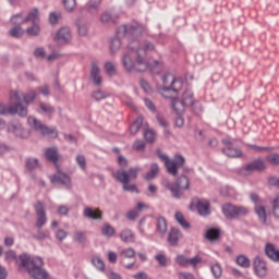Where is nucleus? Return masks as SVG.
<instances>
[{
  "mask_svg": "<svg viewBox=\"0 0 279 279\" xmlns=\"http://www.w3.org/2000/svg\"><path fill=\"white\" fill-rule=\"evenodd\" d=\"M128 52L122 54V66L129 73L136 71L137 73H145L149 69V61H147V52L154 51L156 46L150 41L140 39H131L128 45Z\"/></svg>",
  "mask_w": 279,
  "mask_h": 279,
  "instance_id": "f257e3e1",
  "label": "nucleus"
},
{
  "mask_svg": "<svg viewBox=\"0 0 279 279\" xmlns=\"http://www.w3.org/2000/svg\"><path fill=\"white\" fill-rule=\"evenodd\" d=\"M17 263L24 271L34 279H48L49 272L45 269V262L43 257L32 256L27 253H23L19 256Z\"/></svg>",
  "mask_w": 279,
  "mask_h": 279,
  "instance_id": "f03ea898",
  "label": "nucleus"
},
{
  "mask_svg": "<svg viewBox=\"0 0 279 279\" xmlns=\"http://www.w3.org/2000/svg\"><path fill=\"white\" fill-rule=\"evenodd\" d=\"M143 29L144 27L138 23L119 26L117 29V36L111 38L109 45L112 56L121 49V38H125V36L129 38H138V36L143 34Z\"/></svg>",
  "mask_w": 279,
  "mask_h": 279,
  "instance_id": "7ed1b4c3",
  "label": "nucleus"
},
{
  "mask_svg": "<svg viewBox=\"0 0 279 279\" xmlns=\"http://www.w3.org/2000/svg\"><path fill=\"white\" fill-rule=\"evenodd\" d=\"M140 171L141 169L138 168H131L129 171L120 169L116 172L114 178L118 182H121L123 191H126L128 193H141L136 184L130 183L132 180L138 178Z\"/></svg>",
  "mask_w": 279,
  "mask_h": 279,
  "instance_id": "20e7f679",
  "label": "nucleus"
},
{
  "mask_svg": "<svg viewBox=\"0 0 279 279\" xmlns=\"http://www.w3.org/2000/svg\"><path fill=\"white\" fill-rule=\"evenodd\" d=\"M162 87L159 88V93L166 99L171 97V93H178V90L182 88V80L175 78V76H173L171 73H167L162 77Z\"/></svg>",
  "mask_w": 279,
  "mask_h": 279,
  "instance_id": "39448f33",
  "label": "nucleus"
},
{
  "mask_svg": "<svg viewBox=\"0 0 279 279\" xmlns=\"http://www.w3.org/2000/svg\"><path fill=\"white\" fill-rule=\"evenodd\" d=\"M157 156L165 162V166L171 175H178V169L184 167L185 159L181 155H175L174 159L171 160L165 153L157 150Z\"/></svg>",
  "mask_w": 279,
  "mask_h": 279,
  "instance_id": "423d86ee",
  "label": "nucleus"
},
{
  "mask_svg": "<svg viewBox=\"0 0 279 279\" xmlns=\"http://www.w3.org/2000/svg\"><path fill=\"white\" fill-rule=\"evenodd\" d=\"M27 122L33 130L39 132V134H43V136H48V138H58V131L56 128H49L43 124V122L35 117H28Z\"/></svg>",
  "mask_w": 279,
  "mask_h": 279,
  "instance_id": "0eeeda50",
  "label": "nucleus"
},
{
  "mask_svg": "<svg viewBox=\"0 0 279 279\" xmlns=\"http://www.w3.org/2000/svg\"><path fill=\"white\" fill-rule=\"evenodd\" d=\"M166 186L170 190L172 197L180 199V197H182V191H189L191 181L189 180V177L181 175L177 179L175 183H168Z\"/></svg>",
  "mask_w": 279,
  "mask_h": 279,
  "instance_id": "6e6552de",
  "label": "nucleus"
},
{
  "mask_svg": "<svg viewBox=\"0 0 279 279\" xmlns=\"http://www.w3.org/2000/svg\"><path fill=\"white\" fill-rule=\"evenodd\" d=\"M0 114H19V117H27V107L13 102L11 100V105L8 107L3 104L0 105Z\"/></svg>",
  "mask_w": 279,
  "mask_h": 279,
  "instance_id": "1a4fd4ad",
  "label": "nucleus"
},
{
  "mask_svg": "<svg viewBox=\"0 0 279 279\" xmlns=\"http://www.w3.org/2000/svg\"><path fill=\"white\" fill-rule=\"evenodd\" d=\"M36 97H38V94L34 89H29L26 94L13 92L11 94V101L15 105L20 104L21 106H23L21 101H23L24 99L25 104L29 105V104H34Z\"/></svg>",
  "mask_w": 279,
  "mask_h": 279,
  "instance_id": "9d476101",
  "label": "nucleus"
},
{
  "mask_svg": "<svg viewBox=\"0 0 279 279\" xmlns=\"http://www.w3.org/2000/svg\"><path fill=\"white\" fill-rule=\"evenodd\" d=\"M251 199L253 203H255V213L260 223L267 226V210L265 209L264 201L258 198V195L256 194H251Z\"/></svg>",
  "mask_w": 279,
  "mask_h": 279,
  "instance_id": "9b49d317",
  "label": "nucleus"
},
{
  "mask_svg": "<svg viewBox=\"0 0 279 279\" xmlns=\"http://www.w3.org/2000/svg\"><path fill=\"white\" fill-rule=\"evenodd\" d=\"M73 40V33L69 26H62L54 35V43L58 45H69Z\"/></svg>",
  "mask_w": 279,
  "mask_h": 279,
  "instance_id": "f8f14e48",
  "label": "nucleus"
},
{
  "mask_svg": "<svg viewBox=\"0 0 279 279\" xmlns=\"http://www.w3.org/2000/svg\"><path fill=\"white\" fill-rule=\"evenodd\" d=\"M267 169V165H265V160L257 159L244 166L241 170V175H250L253 171H263Z\"/></svg>",
  "mask_w": 279,
  "mask_h": 279,
  "instance_id": "ddd939ff",
  "label": "nucleus"
},
{
  "mask_svg": "<svg viewBox=\"0 0 279 279\" xmlns=\"http://www.w3.org/2000/svg\"><path fill=\"white\" fill-rule=\"evenodd\" d=\"M8 133L16 136L17 138H27V132L23 129L20 122H11L7 126Z\"/></svg>",
  "mask_w": 279,
  "mask_h": 279,
  "instance_id": "4468645a",
  "label": "nucleus"
},
{
  "mask_svg": "<svg viewBox=\"0 0 279 279\" xmlns=\"http://www.w3.org/2000/svg\"><path fill=\"white\" fill-rule=\"evenodd\" d=\"M222 143L226 145L222 151L229 158H241V156H243V151H241V149L234 148L231 141L225 138L222 140Z\"/></svg>",
  "mask_w": 279,
  "mask_h": 279,
  "instance_id": "2eb2a0df",
  "label": "nucleus"
},
{
  "mask_svg": "<svg viewBox=\"0 0 279 279\" xmlns=\"http://www.w3.org/2000/svg\"><path fill=\"white\" fill-rule=\"evenodd\" d=\"M35 210L37 215L36 228H43L47 223V213L45 211V205L41 202L35 204Z\"/></svg>",
  "mask_w": 279,
  "mask_h": 279,
  "instance_id": "dca6fc26",
  "label": "nucleus"
},
{
  "mask_svg": "<svg viewBox=\"0 0 279 279\" xmlns=\"http://www.w3.org/2000/svg\"><path fill=\"white\" fill-rule=\"evenodd\" d=\"M90 78L94 82L95 86H101V84L104 83V78L101 77V68L96 61L92 62Z\"/></svg>",
  "mask_w": 279,
  "mask_h": 279,
  "instance_id": "f3484780",
  "label": "nucleus"
},
{
  "mask_svg": "<svg viewBox=\"0 0 279 279\" xmlns=\"http://www.w3.org/2000/svg\"><path fill=\"white\" fill-rule=\"evenodd\" d=\"M254 272L258 278H265V276H267V264L265 263V260H263V258H255Z\"/></svg>",
  "mask_w": 279,
  "mask_h": 279,
  "instance_id": "a211bd4d",
  "label": "nucleus"
},
{
  "mask_svg": "<svg viewBox=\"0 0 279 279\" xmlns=\"http://www.w3.org/2000/svg\"><path fill=\"white\" fill-rule=\"evenodd\" d=\"M52 184H63V186H71V178L61 171H58L56 174L51 177Z\"/></svg>",
  "mask_w": 279,
  "mask_h": 279,
  "instance_id": "6ab92c4d",
  "label": "nucleus"
},
{
  "mask_svg": "<svg viewBox=\"0 0 279 279\" xmlns=\"http://www.w3.org/2000/svg\"><path fill=\"white\" fill-rule=\"evenodd\" d=\"M83 216L86 219H93L94 221H97L101 219V210L93 207H85L83 210Z\"/></svg>",
  "mask_w": 279,
  "mask_h": 279,
  "instance_id": "aec40b11",
  "label": "nucleus"
},
{
  "mask_svg": "<svg viewBox=\"0 0 279 279\" xmlns=\"http://www.w3.org/2000/svg\"><path fill=\"white\" fill-rule=\"evenodd\" d=\"M196 208L202 217L210 215V203H208L206 199L197 201Z\"/></svg>",
  "mask_w": 279,
  "mask_h": 279,
  "instance_id": "412c9836",
  "label": "nucleus"
},
{
  "mask_svg": "<svg viewBox=\"0 0 279 279\" xmlns=\"http://www.w3.org/2000/svg\"><path fill=\"white\" fill-rule=\"evenodd\" d=\"M119 236L123 243H134L136 241V234L131 229H123Z\"/></svg>",
  "mask_w": 279,
  "mask_h": 279,
  "instance_id": "4be33fe9",
  "label": "nucleus"
},
{
  "mask_svg": "<svg viewBox=\"0 0 279 279\" xmlns=\"http://www.w3.org/2000/svg\"><path fill=\"white\" fill-rule=\"evenodd\" d=\"M222 214L227 219H236V206L230 203L222 205Z\"/></svg>",
  "mask_w": 279,
  "mask_h": 279,
  "instance_id": "5701e85b",
  "label": "nucleus"
},
{
  "mask_svg": "<svg viewBox=\"0 0 279 279\" xmlns=\"http://www.w3.org/2000/svg\"><path fill=\"white\" fill-rule=\"evenodd\" d=\"M180 239H182V232H180L177 228H172L168 235V243H170L172 247H175Z\"/></svg>",
  "mask_w": 279,
  "mask_h": 279,
  "instance_id": "b1692460",
  "label": "nucleus"
},
{
  "mask_svg": "<svg viewBox=\"0 0 279 279\" xmlns=\"http://www.w3.org/2000/svg\"><path fill=\"white\" fill-rule=\"evenodd\" d=\"M265 253L270 260H274L275 263L279 262V250H276L274 244H266Z\"/></svg>",
  "mask_w": 279,
  "mask_h": 279,
  "instance_id": "393cba45",
  "label": "nucleus"
},
{
  "mask_svg": "<svg viewBox=\"0 0 279 279\" xmlns=\"http://www.w3.org/2000/svg\"><path fill=\"white\" fill-rule=\"evenodd\" d=\"M100 232L102 236H106V239H112L114 234H117V229L112 227L110 223L106 222L102 225Z\"/></svg>",
  "mask_w": 279,
  "mask_h": 279,
  "instance_id": "a878e982",
  "label": "nucleus"
},
{
  "mask_svg": "<svg viewBox=\"0 0 279 279\" xmlns=\"http://www.w3.org/2000/svg\"><path fill=\"white\" fill-rule=\"evenodd\" d=\"M104 69H105V73L109 77H114V75H117V63L112 61H107L105 62Z\"/></svg>",
  "mask_w": 279,
  "mask_h": 279,
  "instance_id": "bb28decb",
  "label": "nucleus"
},
{
  "mask_svg": "<svg viewBox=\"0 0 279 279\" xmlns=\"http://www.w3.org/2000/svg\"><path fill=\"white\" fill-rule=\"evenodd\" d=\"M208 241H217L221 236V230L218 228H209L205 234Z\"/></svg>",
  "mask_w": 279,
  "mask_h": 279,
  "instance_id": "cd10ccee",
  "label": "nucleus"
},
{
  "mask_svg": "<svg viewBox=\"0 0 279 279\" xmlns=\"http://www.w3.org/2000/svg\"><path fill=\"white\" fill-rule=\"evenodd\" d=\"M171 106L174 110V112H177V114H182V112H184V110L186 108H189L183 100L179 101L178 99L173 98L171 101Z\"/></svg>",
  "mask_w": 279,
  "mask_h": 279,
  "instance_id": "c85d7f7f",
  "label": "nucleus"
},
{
  "mask_svg": "<svg viewBox=\"0 0 279 279\" xmlns=\"http://www.w3.org/2000/svg\"><path fill=\"white\" fill-rule=\"evenodd\" d=\"M46 158L47 160H50V162H53L56 165L58 162V148L51 147L46 149Z\"/></svg>",
  "mask_w": 279,
  "mask_h": 279,
  "instance_id": "c756f323",
  "label": "nucleus"
},
{
  "mask_svg": "<svg viewBox=\"0 0 279 279\" xmlns=\"http://www.w3.org/2000/svg\"><path fill=\"white\" fill-rule=\"evenodd\" d=\"M117 21V16L112 14L110 11H105L100 15V23L107 25L108 23H114Z\"/></svg>",
  "mask_w": 279,
  "mask_h": 279,
  "instance_id": "7c9ffc66",
  "label": "nucleus"
},
{
  "mask_svg": "<svg viewBox=\"0 0 279 279\" xmlns=\"http://www.w3.org/2000/svg\"><path fill=\"white\" fill-rule=\"evenodd\" d=\"M99 5H101V0H90L87 3L88 13L97 14V12H99Z\"/></svg>",
  "mask_w": 279,
  "mask_h": 279,
  "instance_id": "2f4dec72",
  "label": "nucleus"
},
{
  "mask_svg": "<svg viewBox=\"0 0 279 279\" xmlns=\"http://www.w3.org/2000/svg\"><path fill=\"white\" fill-rule=\"evenodd\" d=\"M144 138L146 143H154L156 141V131H154V129L145 126Z\"/></svg>",
  "mask_w": 279,
  "mask_h": 279,
  "instance_id": "473e14b6",
  "label": "nucleus"
},
{
  "mask_svg": "<svg viewBox=\"0 0 279 279\" xmlns=\"http://www.w3.org/2000/svg\"><path fill=\"white\" fill-rule=\"evenodd\" d=\"M11 23L15 27H21V25H23V23H27V21L23 13H17L11 17Z\"/></svg>",
  "mask_w": 279,
  "mask_h": 279,
  "instance_id": "72a5a7b5",
  "label": "nucleus"
},
{
  "mask_svg": "<svg viewBox=\"0 0 279 279\" xmlns=\"http://www.w3.org/2000/svg\"><path fill=\"white\" fill-rule=\"evenodd\" d=\"M24 17L26 19V23H28V21L31 23H38L40 19L38 9H33L27 15H24Z\"/></svg>",
  "mask_w": 279,
  "mask_h": 279,
  "instance_id": "f704fd0d",
  "label": "nucleus"
},
{
  "mask_svg": "<svg viewBox=\"0 0 279 279\" xmlns=\"http://www.w3.org/2000/svg\"><path fill=\"white\" fill-rule=\"evenodd\" d=\"M182 101L187 108L189 106H192L195 101V99L193 98V92H191L190 89L185 90L182 96Z\"/></svg>",
  "mask_w": 279,
  "mask_h": 279,
  "instance_id": "c9c22d12",
  "label": "nucleus"
},
{
  "mask_svg": "<svg viewBox=\"0 0 279 279\" xmlns=\"http://www.w3.org/2000/svg\"><path fill=\"white\" fill-rule=\"evenodd\" d=\"M92 265H94V267L97 268L98 271H106V264L104 263V259H101L99 256H94L92 258Z\"/></svg>",
  "mask_w": 279,
  "mask_h": 279,
  "instance_id": "e433bc0d",
  "label": "nucleus"
},
{
  "mask_svg": "<svg viewBox=\"0 0 279 279\" xmlns=\"http://www.w3.org/2000/svg\"><path fill=\"white\" fill-rule=\"evenodd\" d=\"M157 232H159V234L167 233V220L163 217L157 218Z\"/></svg>",
  "mask_w": 279,
  "mask_h": 279,
  "instance_id": "4c0bfd02",
  "label": "nucleus"
},
{
  "mask_svg": "<svg viewBox=\"0 0 279 279\" xmlns=\"http://www.w3.org/2000/svg\"><path fill=\"white\" fill-rule=\"evenodd\" d=\"M73 241L76 243H86V231L76 230L73 232Z\"/></svg>",
  "mask_w": 279,
  "mask_h": 279,
  "instance_id": "58836bf2",
  "label": "nucleus"
},
{
  "mask_svg": "<svg viewBox=\"0 0 279 279\" xmlns=\"http://www.w3.org/2000/svg\"><path fill=\"white\" fill-rule=\"evenodd\" d=\"M174 217L178 223H180L185 230H189V228H191V225L189 223V221H186L182 213L177 211Z\"/></svg>",
  "mask_w": 279,
  "mask_h": 279,
  "instance_id": "ea45409f",
  "label": "nucleus"
},
{
  "mask_svg": "<svg viewBox=\"0 0 279 279\" xmlns=\"http://www.w3.org/2000/svg\"><path fill=\"white\" fill-rule=\"evenodd\" d=\"M26 34H28V36H38V34H40V25H38V23H33L26 28Z\"/></svg>",
  "mask_w": 279,
  "mask_h": 279,
  "instance_id": "a19ab883",
  "label": "nucleus"
},
{
  "mask_svg": "<svg viewBox=\"0 0 279 279\" xmlns=\"http://www.w3.org/2000/svg\"><path fill=\"white\" fill-rule=\"evenodd\" d=\"M60 19H62V13L51 12L49 14L48 21L50 25H58V23H60Z\"/></svg>",
  "mask_w": 279,
  "mask_h": 279,
  "instance_id": "79ce46f5",
  "label": "nucleus"
},
{
  "mask_svg": "<svg viewBox=\"0 0 279 279\" xmlns=\"http://www.w3.org/2000/svg\"><path fill=\"white\" fill-rule=\"evenodd\" d=\"M236 264L240 267H243L244 269H247V267H250V265H251V262H250V258H247V256L240 255V256L236 257Z\"/></svg>",
  "mask_w": 279,
  "mask_h": 279,
  "instance_id": "37998d69",
  "label": "nucleus"
},
{
  "mask_svg": "<svg viewBox=\"0 0 279 279\" xmlns=\"http://www.w3.org/2000/svg\"><path fill=\"white\" fill-rule=\"evenodd\" d=\"M145 226L149 228L151 226V221L147 220V217H144L140 220V227H138V232L142 234V236H145Z\"/></svg>",
  "mask_w": 279,
  "mask_h": 279,
  "instance_id": "c03bdc74",
  "label": "nucleus"
},
{
  "mask_svg": "<svg viewBox=\"0 0 279 279\" xmlns=\"http://www.w3.org/2000/svg\"><path fill=\"white\" fill-rule=\"evenodd\" d=\"M143 126V117H140L130 128L131 134H137L138 130Z\"/></svg>",
  "mask_w": 279,
  "mask_h": 279,
  "instance_id": "a18cd8bd",
  "label": "nucleus"
},
{
  "mask_svg": "<svg viewBox=\"0 0 279 279\" xmlns=\"http://www.w3.org/2000/svg\"><path fill=\"white\" fill-rule=\"evenodd\" d=\"M120 256L123 258H134V256H136V251H134L132 247L123 248L120 251Z\"/></svg>",
  "mask_w": 279,
  "mask_h": 279,
  "instance_id": "49530a36",
  "label": "nucleus"
},
{
  "mask_svg": "<svg viewBox=\"0 0 279 279\" xmlns=\"http://www.w3.org/2000/svg\"><path fill=\"white\" fill-rule=\"evenodd\" d=\"M39 110L44 114H53V112H54L53 107H51V105H48V104H45V102H40Z\"/></svg>",
  "mask_w": 279,
  "mask_h": 279,
  "instance_id": "de8ad7c7",
  "label": "nucleus"
},
{
  "mask_svg": "<svg viewBox=\"0 0 279 279\" xmlns=\"http://www.w3.org/2000/svg\"><path fill=\"white\" fill-rule=\"evenodd\" d=\"M25 34V31L21 26H15L10 29V35L13 38H21Z\"/></svg>",
  "mask_w": 279,
  "mask_h": 279,
  "instance_id": "09e8293b",
  "label": "nucleus"
},
{
  "mask_svg": "<svg viewBox=\"0 0 279 279\" xmlns=\"http://www.w3.org/2000/svg\"><path fill=\"white\" fill-rule=\"evenodd\" d=\"M160 169L158 168V165L153 163L150 166V171L146 174V179L147 180H154V178H156V175H158V171Z\"/></svg>",
  "mask_w": 279,
  "mask_h": 279,
  "instance_id": "8fccbe9b",
  "label": "nucleus"
},
{
  "mask_svg": "<svg viewBox=\"0 0 279 279\" xmlns=\"http://www.w3.org/2000/svg\"><path fill=\"white\" fill-rule=\"evenodd\" d=\"M250 214V209L245 206H235V217H245Z\"/></svg>",
  "mask_w": 279,
  "mask_h": 279,
  "instance_id": "3c124183",
  "label": "nucleus"
},
{
  "mask_svg": "<svg viewBox=\"0 0 279 279\" xmlns=\"http://www.w3.org/2000/svg\"><path fill=\"white\" fill-rule=\"evenodd\" d=\"M211 274L215 278H221V274H223V270L221 269V265L214 264L211 265Z\"/></svg>",
  "mask_w": 279,
  "mask_h": 279,
  "instance_id": "603ef678",
  "label": "nucleus"
},
{
  "mask_svg": "<svg viewBox=\"0 0 279 279\" xmlns=\"http://www.w3.org/2000/svg\"><path fill=\"white\" fill-rule=\"evenodd\" d=\"M70 210H71V208H69V206H66V205H59L57 207V213L61 217H66L69 215Z\"/></svg>",
  "mask_w": 279,
  "mask_h": 279,
  "instance_id": "864d4df0",
  "label": "nucleus"
},
{
  "mask_svg": "<svg viewBox=\"0 0 279 279\" xmlns=\"http://www.w3.org/2000/svg\"><path fill=\"white\" fill-rule=\"evenodd\" d=\"M34 56H35V58L43 60V59L47 58V52L45 51L44 47H38L35 49Z\"/></svg>",
  "mask_w": 279,
  "mask_h": 279,
  "instance_id": "5fc2aeb1",
  "label": "nucleus"
},
{
  "mask_svg": "<svg viewBox=\"0 0 279 279\" xmlns=\"http://www.w3.org/2000/svg\"><path fill=\"white\" fill-rule=\"evenodd\" d=\"M107 97H108V94H106V92H102L100 89L93 93V98L96 101H101V99H106Z\"/></svg>",
  "mask_w": 279,
  "mask_h": 279,
  "instance_id": "6e6d98bb",
  "label": "nucleus"
},
{
  "mask_svg": "<svg viewBox=\"0 0 279 279\" xmlns=\"http://www.w3.org/2000/svg\"><path fill=\"white\" fill-rule=\"evenodd\" d=\"M140 84L144 90V93H146L147 95H150V93H154V89L151 88V85H149V83L145 80H141Z\"/></svg>",
  "mask_w": 279,
  "mask_h": 279,
  "instance_id": "4d7b16f0",
  "label": "nucleus"
},
{
  "mask_svg": "<svg viewBox=\"0 0 279 279\" xmlns=\"http://www.w3.org/2000/svg\"><path fill=\"white\" fill-rule=\"evenodd\" d=\"M272 213L275 217L279 218V194L272 201Z\"/></svg>",
  "mask_w": 279,
  "mask_h": 279,
  "instance_id": "13d9d810",
  "label": "nucleus"
},
{
  "mask_svg": "<svg viewBox=\"0 0 279 279\" xmlns=\"http://www.w3.org/2000/svg\"><path fill=\"white\" fill-rule=\"evenodd\" d=\"M76 162L82 171H86V157L84 155L76 156Z\"/></svg>",
  "mask_w": 279,
  "mask_h": 279,
  "instance_id": "bf43d9fd",
  "label": "nucleus"
},
{
  "mask_svg": "<svg viewBox=\"0 0 279 279\" xmlns=\"http://www.w3.org/2000/svg\"><path fill=\"white\" fill-rule=\"evenodd\" d=\"M175 263L180 265V267H186L189 265V258L184 255H178L175 257Z\"/></svg>",
  "mask_w": 279,
  "mask_h": 279,
  "instance_id": "052dcab7",
  "label": "nucleus"
},
{
  "mask_svg": "<svg viewBox=\"0 0 279 279\" xmlns=\"http://www.w3.org/2000/svg\"><path fill=\"white\" fill-rule=\"evenodd\" d=\"M201 263H202V257L196 255L192 258H189L187 265H191V267L195 269L198 265H201Z\"/></svg>",
  "mask_w": 279,
  "mask_h": 279,
  "instance_id": "680f3d73",
  "label": "nucleus"
},
{
  "mask_svg": "<svg viewBox=\"0 0 279 279\" xmlns=\"http://www.w3.org/2000/svg\"><path fill=\"white\" fill-rule=\"evenodd\" d=\"M63 5L68 12L75 10V0H63Z\"/></svg>",
  "mask_w": 279,
  "mask_h": 279,
  "instance_id": "e2e57ef3",
  "label": "nucleus"
},
{
  "mask_svg": "<svg viewBox=\"0 0 279 279\" xmlns=\"http://www.w3.org/2000/svg\"><path fill=\"white\" fill-rule=\"evenodd\" d=\"M26 167L29 170L36 169L38 167V159H36V158H28L26 160Z\"/></svg>",
  "mask_w": 279,
  "mask_h": 279,
  "instance_id": "0e129e2a",
  "label": "nucleus"
},
{
  "mask_svg": "<svg viewBox=\"0 0 279 279\" xmlns=\"http://www.w3.org/2000/svg\"><path fill=\"white\" fill-rule=\"evenodd\" d=\"M138 215H141V213L138 211V209L135 208V209L128 211L126 218L130 221H135V219L138 217Z\"/></svg>",
  "mask_w": 279,
  "mask_h": 279,
  "instance_id": "69168bd1",
  "label": "nucleus"
},
{
  "mask_svg": "<svg viewBox=\"0 0 279 279\" xmlns=\"http://www.w3.org/2000/svg\"><path fill=\"white\" fill-rule=\"evenodd\" d=\"M160 69H162V61H154V64L150 65L153 73H160Z\"/></svg>",
  "mask_w": 279,
  "mask_h": 279,
  "instance_id": "338daca9",
  "label": "nucleus"
},
{
  "mask_svg": "<svg viewBox=\"0 0 279 279\" xmlns=\"http://www.w3.org/2000/svg\"><path fill=\"white\" fill-rule=\"evenodd\" d=\"M268 162L270 165H279V155L278 154H271L267 157Z\"/></svg>",
  "mask_w": 279,
  "mask_h": 279,
  "instance_id": "774afa93",
  "label": "nucleus"
}]
</instances>
